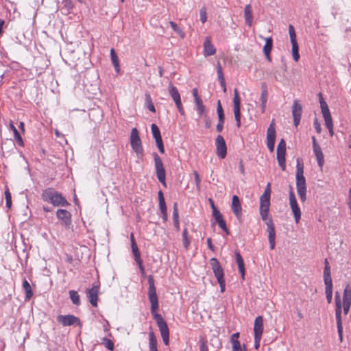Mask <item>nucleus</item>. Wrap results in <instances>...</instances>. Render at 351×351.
I'll list each match as a JSON object with an SVG mask.
<instances>
[{"label":"nucleus","mask_w":351,"mask_h":351,"mask_svg":"<svg viewBox=\"0 0 351 351\" xmlns=\"http://www.w3.org/2000/svg\"><path fill=\"white\" fill-rule=\"evenodd\" d=\"M271 192V185L270 183H268L266 188L265 189L264 193L260 197L259 211L261 219L263 221H267L266 225L267 226L269 247L271 250H274L276 245L275 226L272 219L268 218V214L270 207Z\"/></svg>","instance_id":"1"},{"label":"nucleus","mask_w":351,"mask_h":351,"mask_svg":"<svg viewBox=\"0 0 351 351\" xmlns=\"http://www.w3.org/2000/svg\"><path fill=\"white\" fill-rule=\"evenodd\" d=\"M41 199L54 207H67L71 205L60 192L52 187H48L42 191Z\"/></svg>","instance_id":"2"},{"label":"nucleus","mask_w":351,"mask_h":351,"mask_svg":"<svg viewBox=\"0 0 351 351\" xmlns=\"http://www.w3.org/2000/svg\"><path fill=\"white\" fill-rule=\"evenodd\" d=\"M158 308H151L152 315L159 328L164 343L167 346L169 342V330L162 316L158 313Z\"/></svg>","instance_id":"3"},{"label":"nucleus","mask_w":351,"mask_h":351,"mask_svg":"<svg viewBox=\"0 0 351 351\" xmlns=\"http://www.w3.org/2000/svg\"><path fill=\"white\" fill-rule=\"evenodd\" d=\"M324 281L326 285V299L328 303H330L332 297V281L330 275V267L326 258L325 259V266L324 269Z\"/></svg>","instance_id":"4"},{"label":"nucleus","mask_w":351,"mask_h":351,"mask_svg":"<svg viewBox=\"0 0 351 351\" xmlns=\"http://www.w3.org/2000/svg\"><path fill=\"white\" fill-rule=\"evenodd\" d=\"M153 157L154 160V167L156 170V174L158 181L165 186H167L166 184V171L163 165V162L156 152H153Z\"/></svg>","instance_id":"5"},{"label":"nucleus","mask_w":351,"mask_h":351,"mask_svg":"<svg viewBox=\"0 0 351 351\" xmlns=\"http://www.w3.org/2000/svg\"><path fill=\"white\" fill-rule=\"evenodd\" d=\"M130 144L132 149L140 157L143 156V148L139 136V133L136 128L132 129L130 134Z\"/></svg>","instance_id":"6"},{"label":"nucleus","mask_w":351,"mask_h":351,"mask_svg":"<svg viewBox=\"0 0 351 351\" xmlns=\"http://www.w3.org/2000/svg\"><path fill=\"white\" fill-rule=\"evenodd\" d=\"M100 289V282L95 281L90 288L86 289V298L93 307H97L98 295Z\"/></svg>","instance_id":"7"},{"label":"nucleus","mask_w":351,"mask_h":351,"mask_svg":"<svg viewBox=\"0 0 351 351\" xmlns=\"http://www.w3.org/2000/svg\"><path fill=\"white\" fill-rule=\"evenodd\" d=\"M289 34L290 36V40L292 46L291 53L293 59L295 62H298L300 58V53H299V45L297 42L296 38V33L295 31V28L292 25H289Z\"/></svg>","instance_id":"8"},{"label":"nucleus","mask_w":351,"mask_h":351,"mask_svg":"<svg viewBox=\"0 0 351 351\" xmlns=\"http://www.w3.org/2000/svg\"><path fill=\"white\" fill-rule=\"evenodd\" d=\"M169 93L172 98V99L174 101L175 104L181 115H184V110L181 101V97L180 95L178 92V88L173 86L172 83H169Z\"/></svg>","instance_id":"9"},{"label":"nucleus","mask_w":351,"mask_h":351,"mask_svg":"<svg viewBox=\"0 0 351 351\" xmlns=\"http://www.w3.org/2000/svg\"><path fill=\"white\" fill-rule=\"evenodd\" d=\"M147 282L149 285L148 295L151 303V307H159L156 289L154 285V279L152 275L148 276Z\"/></svg>","instance_id":"10"},{"label":"nucleus","mask_w":351,"mask_h":351,"mask_svg":"<svg viewBox=\"0 0 351 351\" xmlns=\"http://www.w3.org/2000/svg\"><path fill=\"white\" fill-rule=\"evenodd\" d=\"M56 214L61 225L66 229H69L72 223L71 213L66 209L59 208L57 210Z\"/></svg>","instance_id":"11"},{"label":"nucleus","mask_w":351,"mask_h":351,"mask_svg":"<svg viewBox=\"0 0 351 351\" xmlns=\"http://www.w3.org/2000/svg\"><path fill=\"white\" fill-rule=\"evenodd\" d=\"M275 121L273 119L267 130V146L270 152H273L276 137Z\"/></svg>","instance_id":"12"},{"label":"nucleus","mask_w":351,"mask_h":351,"mask_svg":"<svg viewBox=\"0 0 351 351\" xmlns=\"http://www.w3.org/2000/svg\"><path fill=\"white\" fill-rule=\"evenodd\" d=\"M306 187V179L304 176V165L302 160L297 159L296 165V188Z\"/></svg>","instance_id":"13"},{"label":"nucleus","mask_w":351,"mask_h":351,"mask_svg":"<svg viewBox=\"0 0 351 351\" xmlns=\"http://www.w3.org/2000/svg\"><path fill=\"white\" fill-rule=\"evenodd\" d=\"M233 106H234V114L235 121L237 122V126L239 128L241 126V99L239 94V91L237 88L234 90L233 97Z\"/></svg>","instance_id":"14"},{"label":"nucleus","mask_w":351,"mask_h":351,"mask_svg":"<svg viewBox=\"0 0 351 351\" xmlns=\"http://www.w3.org/2000/svg\"><path fill=\"white\" fill-rule=\"evenodd\" d=\"M216 154L219 158L223 159L227 155V146L224 138L219 134L215 139Z\"/></svg>","instance_id":"15"},{"label":"nucleus","mask_w":351,"mask_h":351,"mask_svg":"<svg viewBox=\"0 0 351 351\" xmlns=\"http://www.w3.org/2000/svg\"><path fill=\"white\" fill-rule=\"evenodd\" d=\"M151 130L159 152L161 154H164L165 147L159 128L155 123H152L151 125Z\"/></svg>","instance_id":"16"},{"label":"nucleus","mask_w":351,"mask_h":351,"mask_svg":"<svg viewBox=\"0 0 351 351\" xmlns=\"http://www.w3.org/2000/svg\"><path fill=\"white\" fill-rule=\"evenodd\" d=\"M210 265L217 281L225 279L223 269L217 258H211L210 259Z\"/></svg>","instance_id":"17"},{"label":"nucleus","mask_w":351,"mask_h":351,"mask_svg":"<svg viewBox=\"0 0 351 351\" xmlns=\"http://www.w3.org/2000/svg\"><path fill=\"white\" fill-rule=\"evenodd\" d=\"M57 321L60 323L63 326H71V325H80V320L78 317L73 315H58L57 317Z\"/></svg>","instance_id":"18"},{"label":"nucleus","mask_w":351,"mask_h":351,"mask_svg":"<svg viewBox=\"0 0 351 351\" xmlns=\"http://www.w3.org/2000/svg\"><path fill=\"white\" fill-rule=\"evenodd\" d=\"M302 112V106L298 100H295L292 106V115L293 118V125L295 127L300 123Z\"/></svg>","instance_id":"19"},{"label":"nucleus","mask_w":351,"mask_h":351,"mask_svg":"<svg viewBox=\"0 0 351 351\" xmlns=\"http://www.w3.org/2000/svg\"><path fill=\"white\" fill-rule=\"evenodd\" d=\"M217 113L218 117V123L216 126V130L217 132H221L223 129V124L225 121V114L223 107L221 106L220 100L217 101Z\"/></svg>","instance_id":"20"},{"label":"nucleus","mask_w":351,"mask_h":351,"mask_svg":"<svg viewBox=\"0 0 351 351\" xmlns=\"http://www.w3.org/2000/svg\"><path fill=\"white\" fill-rule=\"evenodd\" d=\"M261 112L265 113L266 110L267 102L268 99L269 93L267 84L266 82H262L261 84Z\"/></svg>","instance_id":"21"},{"label":"nucleus","mask_w":351,"mask_h":351,"mask_svg":"<svg viewBox=\"0 0 351 351\" xmlns=\"http://www.w3.org/2000/svg\"><path fill=\"white\" fill-rule=\"evenodd\" d=\"M204 56L205 57L210 56L216 53V48L212 43L210 37H206L203 43Z\"/></svg>","instance_id":"22"},{"label":"nucleus","mask_w":351,"mask_h":351,"mask_svg":"<svg viewBox=\"0 0 351 351\" xmlns=\"http://www.w3.org/2000/svg\"><path fill=\"white\" fill-rule=\"evenodd\" d=\"M232 210L239 219L241 215L242 208L239 197L236 195L232 196Z\"/></svg>","instance_id":"23"},{"label":"nucleus","mask_w":351,"mask_h":351,"mask_svg":"<svg viewBox=\"0 0 351 351\" xmlns=\"http://www.w3.org/2000/svg\"><path fill=\"white\" fill-rule=\"evenodd\" d=\"M265 45L263 46V53H264L267 60L269 62H271V57L270 53H271V51L273 48V39L270 36V37L265 38Z\"/></svg>","instance_id":"24"},{"label":"nucleus","mask_w":351,"mask_h":351,"mask_svg":"<svg viewBox=\"0 0 351 351\" xmlns=\"http://www.w3.org/2000/svg\"><path fill=\"white\" fill-rule=\"evenodd\" d=\"M319 99L324 119L332 117L328 104L324 99L322 94L321 93H319Z\"/></svg>","instance_id":"25"},{"label":"nucleus","mask_w":351,"mask_h":351,"mask_svg":"<svg viewBox=\"0 0 351 351\" xmlns=\"http://www.w3.org/2000/svg\"><path fill=\"white\" fill-rule=\"evenodd\" d=\"M263 332V318L262 316H258L254 320V335H262Z\"/></svg>","instance_id":"26"},{"label":"nucleus","mask_w":351,"mask_h":351,"mask_svg":"<svg viewBox=\"0 0 351 351\" xmlns=\"http://www.w3.org/2000/svg\"><path fill=\"white\" fill-rule=\"evenodd\" d=\"M351 305V288L348 285L344 289L343 295V307H350Z\"/></svg>","instance_id":"27"},{"label":"nucleus","mask_w":351,"mask_h":351,"mask_svg":"<svg viewBox=\"0 0 351 351\" xmlns=\"http://www.w3.org/2000/svg\"><path fill=\"white\" fill-rule=\"evenodd\" d=\"M286 149H277V160L282 171L286 169Z\"/></svg>","instance_id":"28"},{"label":"nucleus","mask_w":351,"mask_h":351,"mask_svg":"<svg viewBox=\"0 0 351 351\" xmlns=\"http://www.w3.org/2000/svg\"><path fill=\"white\" fill-rule=\"evenodd\" d=\"M22 287L25 293V300H29L34 293L30 284L25 278H23Z\"/></svg>","instance_id":"29"},{"label":"nucleus","mask_w":351,"mask_h":351,"mask_svg":"<svg viewBox=\"0 0 351 351\" xmlns=\"http://www.w3.org/2000/svg\"><path fill=\"white\" fill-rule=\"evenodd\" d=\"M313 153L316 157L318 166L322 169L324 164V156L321 149V147H317L313 149Z\"/></svg>","instance_id":"30"},{"label":"nucleus","mask_w":351,"mask_h":351,"mask_svg":"<svg viewBox=\"0 0 351 351\" xmlns=\"http://www.w3.org/2000/svg\"><path fill=\"white\" fill-rule=\"evenodd\" d=\"M9 126H10V129L13 132L15 141H16V143L18 144V145H19L21 147H23L24 143H23L22 136H21L19 132L16 128V127L13 125L12 122L10 123Z\"/></svg>","instance_id":"31"},{"label":"nucleus","mask_w":351,"mask_h":351,"mask_svg":"<svg viewBox=\"0 0 351 351\" xmlns=\"http://www.w3.org/2000/svg\"><path fill=\"white\" fill-rule=\"evenodd\" d=\"M244 16L245 23L250 27L252 24V13L250 4H247L245 6Z\"/></svg>","instance_id":"32"},{"label":"nucleus","mask_w":351,"mask_h":351,"mask_svg":"<svg viewBox=\"0 0 351 351\" xmlns=\"http://www.w3.org/2000/svg\"><path fill=\"white\" fill-rule=\"evenodd\" d=\"M149 351H158L157 339L153 331L149 332Z\"/></svg>","instance_id":"33"},{"label":"nucleus","mask_w":351,"mask_h":351,"mask_svg":"<svg viewBox=\"0 0 351 351\" xmlns=\"http://www.w3.org/2000/svg\"><path fill=\"white\" fill-rule=\"evenodd\" d=\"M145 106L152 112H156V108L152 101L151 95L148 93L145 94Z\"/></svg>","instance_id":"34"},{"label":"nucleus","mask_w":351,"mask_h":351,"mask_svg":"<svg viewBox=\"0 0 351 351\" xmlns=\"http://www.w3.org/2000/svg\"><path fill=\"white\" fill-rule=\"evenodd\" d=\"M110 57L112 63L114 66L115 71L117 73H119L120 71L119 58L114 49H111L110 50Z\"/></svg>","instance_id":"35"},{"label":"nucleus","mask_w":351,"mask_h":351,"mask_svg":"<svg viewBox=\"0 0 351 351\" xmlns=\"http://www.w3.org/2000/svg\"><path fill=\"white\" fill-rule=\"evenodd\" d=\"M69 296H70V298L73 304H75L76 306L80 305L81 302H80V295L78 294V293L76 291L70 290L69 291Z\"/></svg>","instance_id":"36"},{"label":"nucleus","mask_w":351,"mask_h":351,"mask_svg":"<svg viewBox=\"0 0 351 351\" xmlns=\"http://www.w3.org/2000/svg\"><path fill=\"white\" fill-rule=\"evenodd\" d=\"M295 222L298 223L301 219V210L298 204L291 207Z\"/></svg>","instance_id":"37"},{"label":"nucleus","mask_w":351,"mask_h":351,"mask_svg":"<svg viewBox=\"0 0 351 351\" xmlns=\"http://www.w3.org/2000/svg\"><path fill=\"white\" fill-rule=\"evenodd\" d=\"M63 4L62 10L66 11V14H69L71 10L74 8V4L72 0H62Z\"/></svg>","instance_id":"38"},{"label":"nucleus","mask_w":351,"mask_h":351,"mask_svg":"<svg viewBox=\"0 0 351 351\" xmlns=\"http://www.w3.org/2000/svg\"><path fill=\"white\" fill-rule=\"evenodd\" d=\"M182 242L184 247L186 250H188L191 243V241L188 237V230L186 228H184L182 232Z\"/></svg>","instance_id":"39"},{"label":"nucleus","mask_w":351,"mask_h":351,"mask_svg":"<svg viewBox=\"0 0 351 351\" xmlns=\"http://www.w3.org/2000/svg\"><path fill=\"white\" fill-rule=\"evenodd\" d=\"M335 317L337 321V327L343 328L342 325V308H336Z\"/></svg>","instance_id":"40"},{"label":"nucleus","mask_w":351,"mask_h":351,"mask_svg":"<svg viewBox=\"0 0 351 351\" xmlns=\"http://www.w3.org/2000/svg\"><path fill=\"white\" fill-rule=\"evenodd\" d=\"M289 204L290 206H295L298 204L297 199L295 198L293 189L291 185H289Z\"/></svg>","instance_id":"41"},{"label":"nucleus","mask_w":351,"mask_h":351,"mask_svg":"<svg viewBox=\"0 0 351 351\" xmlns=\"http://www.w3.org/2000/svg\"><path fill=\"white\" fill-rule=\"evenodd\" d=\"M170 26L172 27L174 32L180 36L181 38L184 37V33L182 29L173 21L169 22Z\"/></svg>","instance_id":"42"},{"label":"nucleus","mask_w":351,"mask_h":351,"mask_svg":"<svg viewBox=\"0 0 351 351\" xmlns=\"http://www.w3.org/2000/svg\"><path fill=\"white\" fill-rule=\"evenodd\" d=\"M216 66H217V77H218L219 82H224L225 78H224V75H223V69H222L221 65L219 61L217 62Z\"/></svg>","instance_id":"43"},{"label":"nucleus","mask_w":351,"mask_h":351,"mask_svg":"<svg viewBox=\"0 0 351 351\" xmlns=\"http://www.w3.org/2000/svg\"><path fill=\"white\" fill-rule=\"evenodd\" d=\"M101 344H103L109 350H113L114 349L113 342L106 337L101 339Z\"/></svg>","instance_id":"44"},{"label":"nucleus","mask_w":351,"mask_h":351,"mask_svg":"<svg viewBox=\"0 0 351 351\" xmlns=\"http://www.w3.org/2000/svg\"><path fill=\"white\" fill-rule=\"evenodd\" d=\"M297 191L301 202H304L306 199V187L297 188Z\"/></svg>","instance_id":"45"},{"label":"nucleus","mask_w":351,"mask_h":351,"mask_svg":"<svg viewBox=\"0 0 351 351\" xmlns=\"http://www.w3.org/2000/svg\"><path fill=\"white\" fill-rule=\"evenodd\" d=\"M5 198L6 207L10 209L12 206V195L8 188L5 191Z\"/></svg>","instance_id":"46"},{"label":"nucleus","mask_w":351,"mask_h":351,"mask_svg":"<svg viewBox=\"0 0 351 351\" xmlns=\"http://www.w3.org/2000/svg\"><path fill=\"white\" fill-rule=\"evenodd\" d=\"M213 216L215 218V223H219L224 220L222 214L218 209H214Z\"/></svg>","instance_id":"47"},{"label":"nucleus","mask_w":351,"mask_h":351,"mask_svg":"<svg viewBox=\"0 0 351 351\" xmlns=\"http://www.w3.org/2000/svg\"><path fill=\"white\" fill-rule=\"evenodd\" d=\"M194 178H195V183L196 185L197 190L199 191L201 190V179L199 177V175L197 171H193Z\"/></svg>","instance_id":"48"},{"label":"nucleus","mask_w":351,"mask_h":351,"mask_svg":"<svg viewBox=\"0 0 351 351\" xmlns=\"http://www.w3.org/2000/svg\"><path fill=\"white\" fill-rule=\"evenodd\" d=\"M173 222H177L179 221V213L178 209V203L174 202L173 204Z\"/></svg>","instance_id":"49"},{"label":"nucleus","mask_w":351,"mask_h":351,"mask_svg":"<svg viewBox=\"0 0 351 351\" xmlns=\"http://www.w3.org/2000/svg\"><path fill=\"white\" fill-rule=\"evenodd\" d=\"M158 202H159V207L167 206L165 199L164 197V194L162 191H159L158 193Z\"/></svg>","instance_id":"50"},{"label":"nucleus","mask_w":351,"mask_h":351,"mask_svg":"<svg viewBox=\"0 0 351 351\" xmlns=\"http://www.w3.org/2000/svg\"><path fill=\"white\" fill-rule=\"evenodd\" d=\"M232 351H246L245 346L243 345V347L241 345V343H234L232 344Z\"/></svg>","instance_id":"51"},{"label":"nucleus","mask_w":351,"mask_h":351,"mask_svg":"<svg viewBox=\"0 0 351 351\" xmlns=\"http://www.w3.org/2000/svg\"><path fill=\"white\" fill-rule=\"evenodd\" d=\"M200 21L202 23H204L207 20L206 9L205 8H201L199 11Z\"/></svg>","instance_id":"52"},{"label":"nucleus","mask_w":351,"mask_h":351,"mask_svg":"<svg viewBox=\"0 0 351 351\" xmlns=\"http://www.w3.org/2000/svg\"><path fill=\"white\" fill-rule=\"evenodd\" d=\"M239 273L243 280L245 279V268L244 262L237 264Z\"/></svg>","instance_id":"53"},{"label":"nucleus","mask_w":351,"mask_h":351,"mask_svg":"<svg viewBox=\"0 0 351 351\" xmlns=\"http://www.w3.org/2000/svg\"><path fill=\"white\" fill-rule=\"evenodd\" d=\"M199 351H208L207 341L204 339L199 341Z\"/></svg>","instance_id":"54"},{"label":"nucleus","mask_w":351,"mask_h":351,"mask_svg":"<svg viewBox=\"0 0 351 351\" xmlns=\"http://www.w3.org/2000/svg\"><path fill=\"white\" fill-rule=\"evenodd\" d=\"M159 208H160V210L162 213V218L163 222L165 223L167 221V219H168L167 206L159 207Z\"/></svg>","instance_id":"55"},{"label":"nucleus","mask_w":351,"mask_h":351,"mask_svg":"<svg viewBox=\"0 0 351 351\" xmlns=\"http://www.w3.org/2000/svg\"><path fill=\"white\" fill-rule=\"evenodd\" d=\"M217 224L219 225V228L226 232L227 235L230 234V231L227 228L226 222L225 220L222 221L221 222H219Z\"/></svg>","instance_id":"56"},{"label":"nucleus","mask_w":351,"mask_h":351,"mask_svg":"<svg viewBox=\"0 0 351 351\" xmlns=\"http://www.w3.org/2000/svg\"><path fill=\"white\" fill-rule=\"evenodd\" d=\"M313 126L318 134H320L322 132V127L317 118H315L314 119Z\"/></svg>","instance_id":"57"},{"label":"nucleus","mask_w":351,"mask_h":351,"mask_svg":"<svg viewBox=\"0 0 351 351\" xmlns=\"http://www.w3.org/2000/svg\"><path fill=\"white\" fill-rule=\"evenodd\" d=\"M262 338L261 335H254V348L258 349L260 346V342Z\"/></svg>","instance_id":"58"},{"label":"nucleus","mask_w":351,"mask_h":351,"mask_svg":"<svg viewBox=\"0 0 351 351\" xmlns=\"http://www.w3.org/2000/svg\"><path fill=\"white\" fill-rule=\"evenodd\" d=\"M335 307H342L341 302V296L338 292L335 293Z\"/></svg>","instance_id":"59"},{"label":"nucleus","mask_w":351,"mask_h":351,"mask_svg":"<svg viewBox=\"0 0 351 351\" xmlns=\"http://www.w3.org/2000/svg\"><path fill=\"white\" fill-rule=\"evenodd\" d=\"M197 111L199 117H204V114H207L206 113V108L204 105L197 108Z\"/></svg>","instance_id":"60"},{"label":"nucleus","mask_w":351,"mask_h":351,"mask_svg":"<svg viewBox=\"0 0 351 351\" xmlns=\"http://www.w3.org/2000/svg\"><path fill=\"white\" fill-rule=\"evenodd\" d=\"M239 337V332H235V333L232 334L231 336V338H230L232 344L237 343V342L239 343L240 341L238 339Z\"/></svg>","instance_id":"61"},{"label":"nucleus","mask_w":351,"mask_h":351,"mask_svg":"<svg viewBox=\"0 0 351 351\" xmlns=\"http://www.w3.org/2000/svg\"><path fill=\"white\" fill-rule=\"evenodd\" d=\"M132 254L134 255V258L136 263L143 261V260L141 258V253L139 250L132 252Z\"/></svg>","instance_id":"62"},{"label":"nucleus","mask_w":351,"mask_h":351,"mask_svg":"<svg viewBox=\"0 0 351 351\" xmlns=\"http://www.w3.org/2000/svg\"><path fill=\"white\" fill-rule=\"evenodd\" d=\"M235 258L237 264L244 262L242 256L241 255L239 251L238 250L235 251Z\"/></svg>","instance_id":"63"},{"label":"nucleus","mask_w":351,"mask_h":351,"mask_svg":"<svg viewBox=\"0 0 351 351\" xmlns=\"http://www.w3.org/2000/svg\"><path fill=\"white\" fill-rule=\"evenodd\" d=\"M205 128L208 129L211 127V120L208 114H204Z\"/></svg>","instance_id":"64"}]
</instances>
